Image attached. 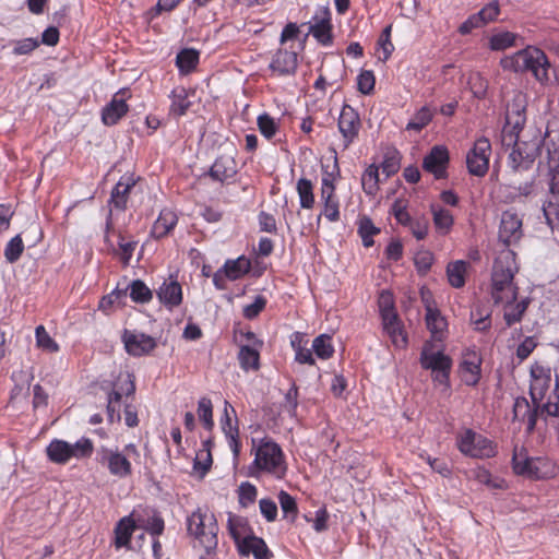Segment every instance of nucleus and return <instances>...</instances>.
Segmentation results:
<instances>
[{
  "instance_id": "nucleus-1",
  "label": "nucleus",
  "mask_w": 559,
  "mask_h": 559,
  "mask_svg": "<svg viewBox=\"0 0 559 559\" xmlns=\"http://www.w3.org/2000/svg\"><path fill=\"white\" fill-rule=\"evenodd\" d=\"M525 107L519 97L507 106L506 127L503 128V141L509 136H515L514 147L509 155V166L514 171L530 169L536 157L540 154L544 136L540 130L531 129L521 134L526 121Z\"/></svg>"
},
{
  "instance_id": "nucleus-2",
  "label": "nucleus",
  "mask_w": 559,
  "mask_h": 559,
  "mask_svg": "<svg viewBox=\"0 0 559 559\" xmlns=\"http://www.w3.org/2000/svg\"><path fill=\"white\" fill-rule=\"evenodd\" d=\"M518 270L514 251L509 248L501 250L491 272L490 295L495 304H510L516 300L519 288L514 283V275Z\"/></svg>"
},
{
  "instance_id": "nucleus-3",
  "label": "nucleus",
  "mask_w": 559,
  "mask_h": 559,
  "mask_svg": "<svg viewBox=\"0 0 559 559\" xmlns=\"http://www.w3.org/2000/svg\"><path fill=\"white\" fill-rule=\"evenodd\" d=\"M503 70L513 72H532L534 78L542 84L548 83L551 64L545 52L534 46H527L511 56L500 60Z\"/></svg>"
},
{
  "instance_id": "nucleus-4",
  "label": "nucleus",
  "mask_w": 559,
  "mask_h": 559,
  "mask_svg": "<svg viewBox=\"0 0 559 559\" xmlns=\"http://www.w3.org/2000/svg\"><path fill=\"white\" fill-rule=\"evenodd\" d=\"M140 457L138 447L133 443L124 445L122 450L116 448L100 447L97 450V461L106 467L108 473L119 479L128 478L132 475V461Z\"/></svg>"
},
{
  "instance_id": "nucleus-5",
  "label": "nucleus",
  "mask_w": 559,
  "mask_h": 559,
  "mask_svg": "<svg viewBox=\"0 0 559 559\" xmlns=\"http://www.w3.org/2000/svg\"><path fill=\"white\" fill-rule=\"evenodd\" d=\"M187 530L206 554L216 549L218 525L212 512L202 509L194 511L187 520Z\"/></svg>"
},
{
  "instance_id": "nucleus-6",
  "label": "nucleus",
  "mask_w": 559,
  "mask_h": 559,
  "mask_svg": "<svg viewBox=\"0 0 559 559\" xmlns=\"http://www.w3.org/2000/svg\"><path fill=\"white\" fill-rule=\"evenodd\" d=\"M420 365L424 369H430L433 373V380L445 388L449 386V374L452 367V360L444 355L442 350L433 343L427 341L420 353Z\"/></svg>"
},
{
  "instance_id": "nucleus-7",
  "label": "nucleus",
  "mask_w": 559,
  "mask_h": 559,
  "mask_svg": "<svg viewBox=\"0 0 559 559\" xmlns=\"http://www.w3.org/2000/svg\"><path fill=\"white\" fill-rule=\"evenodd\" d=\"M94 445L91 439L81 438L75 443L63 440H52L46 449L49 460L57 464H66L70 459H86L93 453Z\"/></svg>"
},
{
  "instance_id": "nucleus-8",
  "label": "nucleus",
  "mask_w": 559,
  "mask_h": 559,
  "mask_svg": "<svg viewBox=\"0 0 559 559\" xmlns=\"http://www.w3.org/2000/svg\"><path fill=\"white\" fill-rule=\"evenodd\" d=\"M254 465L260 471L282 478L286 472V465L281 447L271 439H263L255 450Z\"/></svg>"
},
{
  "instance_id": "nucleus-9",
  "label": "nucleus",
  "mask_w": 559,
  "mask_h": 559,
  "mask_svg": "<svg viewBox=\"0 0 559 559\" xmlns=\"http://www.w3.org/2000/svg\"><path fill=\"white\" fill-rule=\"evenodd\" d=\"M512 463L515 474L533 479H547L557 474L556 464L548 457H527L515 452Z\"/></svg>"
},
{
  "instance_id": "nucleus-10",
  "label": "nucleus",
  "mask_w": 559,
  "mask_h": 559,
  "mask_svg": "<svg viewBox=\"0 0 559 559\" xmlns=\"http://www.w3.org/2000/svg\"><path fill=\"white\" fill-rule=\"evenodd\" d=\"M462 453L477 459H488L496 454V447L484 436L467 429L457 439Z\"/></svg>"
},
{
  "instance_id": "nucleus-11",
  "label": "nucleus",
  "mask_w": 559,
  "mask_h": 559,
  "mask_svg": "<svg viewBox=\"0 0 559 559\" xmlns=\"http://www.w3.org/2000/svg\"><path fill=\"white\" fill-rule=\"evenodd\" d=\"M491 144L488 139L480 138L475 141L473 148L467 153L466 165L469 174L483 177L489 167Z\"/></svg>"
},
{
  "instance_id": "nucleus-12",
  "label": "nucleus",
  "mask_w": 559,
  "mask_h": 559,
  "mask_svg": "<svg viewBox=\"0 0 559 559\" xmlns=\"http://www.w3.org/2000/svg\"><path fill=\"white\" fill-rule=\"evenodd\" d=\"M337 127L343 138V148L346 150L358 136L361 128L359 115L352 106H343L338 117Z\"/></svg>"
},
{
  "instance_id": "nucleus-13",
  "label": "nucleus",
  "mask_w": 559,
  "mask_h": 559,
  "mask_svg": "<svg viewBox=\"0 0 559 559\" xmlns=\"http://www.w3.org/2000/svg\"><path fill=\"white\" fill-rule=\"evenodd\" d=\"M522 236V219L519 215L511 211L503 212L498 233L499 241L506 247H510L518 243Z\"/></svg>"
},
{
  "instance_id": "nucleus-14",
  "label": "nucleus",
  "mask_w": 559,
  "mask_h": 559,
  "mask_svg": "<svg viewBox=\"0 0 559 559\" xmlns=\"http://www.w3.org/2000/svg\"><path fill=\"white\" fill-rule=\"evenodd\" d=\"M122 342L127 353L140 357L150 354L156 347V341L144 333L124 330Z\"/></svg>"
},
{
  "instance_id": "nucleus-15",
  "label": "nucleus",
  "mask_w": 559,
  "mask_h": 559,
  "mask_svg": "<svg viewBox=\"0 0 559 559\" xmlns=\"http://www.w3.org/2000/svg\"><path fill=\"white\" fill-rule=\"evenodd\" d=\"M309 32L320 44L324 46L332 44L333 36L329 8L321 7L318 9L310 23Z\"/></svg>"
},
{
  "instance_id": "nucleus-16",
  "label": "nucleus",
  "mask_w": 559,
  "mask_h": 559,
  "mask_svg": "<svg viewBox=\"0 0 559 559\" xmlns=\"http://www.w3.org/2000/svg\"><path fill=\"white\" fill-rule=\"evenodd\" d=\"M130 97L128 90H120L117 92L109 104H107L102 111V120L106 126L116 124L129 110L126 103Z\"/></svg>"
},
{
  "instance_id": "nucleus-17",
  "label": "nucleus",
  "mask_w": 559,
  "mask_h": 559,
  "mask_svg": "<svg viewBox=\"0 0 559 559\" xmlns=\"http://www.w3.org/2000/svg\"><path fill=\"white\" fill-rule=\"evenodd\" d=\"M531 376L530 395L533 404L539 406L551 383L550 370L535 366L531 370Z\"/></svg>"
},
{
  "instance_id": "nucleus-18",
  "label": "nucleus",
  "mask_w": 559,
  "mask_h": 559,
  "mask_svg": "<svg viewBox=\"0 0 559 559\" xmlns=\"http://www.w3.org/2000/svg\"><path fill=\"white\" fill-rule=\"evenodd\" d=\"M238 420L236 417V412L234 407L225 401L224 407V419L222 420V429L228 440L229 448L233 451L235 460L239 456L240 453V443L238 440L239 430H238Z\"/></svg>"
},
{
  "instance_id": "nucleus-19",
  "label": "nucleus",
  "mask_w": 559,
  "mask_h": 559,
  "mask_svg": "<svg viewBox=\"0 0 559 559\" xmlns=\"http://www.w3.org/2000/svg\"><path fill=\"white\" fill-rule=\"evenodd\" d=\"M449 163V152L444 146H433L424 158L423 168L432 174L436 179L444 178Z\"/></svg>"
},
{
  "instance_id": "nucleus-20",
  "label": "nucleus",
  "mask_w": 559,
  "mask_h": 559,
  "mask_svg": "<svg viewBox=\"0 0 559 559\" xmlns=\"http://www.w3.org/2000/svg\"><path fill=\"white\" fill-rule=\"evenodd\" d=\"M298 67V56L294 49L280 48L273 55L270 69L277 75L294 74Z\"/></svg>"
},
{
  "instance_id": "nucleus-21",
  "label": "nucleus",
  "mask_w": 559,
  "mask_h": 559,
  "mask_svg": "<svg viewBox=\"0 0 559 559\" xmlns=\"http://www.w3.org/2000/svg\"><path fill=\"white\" fill-rule=\"evenodd\" d=\"M539 408L540 405L532 407L525 397L519 396L513 403L512 420L526 424L527 431L532 432L536 427Z\"/></svg>"
},
{
  "instance_id": "nucleus-22",
  "label": "nucleus",
  "mask_w": 559,
  "mask_h": 559,
  "mask_svg": "<svg viewBox=\"0 0 559 559\" xmlns=\"http://www.w3.org/2000/svg\"><path fill=\"white\" fill-rule=\"evenodd\" d=\"M481 358L474 350H467L463 354L460 365L462 380L467 385H476L480 379Z\"/></svg>"
},
{
  "instance_id": "nucleus-23",
  "label": "nucleus",
  "mask_w": 559,
  "mask_h": 559,
  "mask_svg": "<svg viewBox=\"0 0 559 559\" xmlns=\"http://www.w3.org/2000/svg\"><path fill=\"white\" fill-rule=\"evenodd\" d=\"M335 187L330 178L322 179L321 198L324 201L323 215L330 222H336L340 218L338 201L334 195Z\"/></svg>"
},
{
  "instance_id": "nucleus-24",
  "label": "nucleus",
  "mask_w": 559,
  "mask_h": 559,
  "mask_svg": "<svg viewBox=\"0 0 559 559\" xmlns=\"http://www.w3.org/2000/svg\"><path fill=\"white\" fill-rule=\"evenodd\" d=\"M238 550L242 556L253 555L254 559H271L272 552L265 542L255 535H249L239 543Z\"/></svg>"
},
{
  "instance_id": "nucleus-25",
  "label": "nucleus",
  "mask_w": 559,
  "mask_h": 559,
  "mask_svg": "<svg viewBox=\"0 0 559 559\" xmlns=\"http://www.w3.org/2000/svg\"><path fill=\"white\" fill-rule=\"evenodd\" d=\"M157 297L168 308L177 307L182 301V289L180 284L169 278L165 281L157 290Z\"/></svg>"
},
{
  "instance_id": "nucleus-26",
  "label": "nucleus",
  "mask_w": 559,
  "mask_h": 559,
  "mask_svg": "<svg viewBox=\"0 0 559 559\" xmlns=\"http://www.w3.org/2000/svg\"><path fill=\"white\" fill-rule=\"evenodd\" d=\"M111 213H109L106 222L105 242L107 243L108 249H110L115 254H119L121 262L124 265H128L135 249L136 242L124 241L123 237L120 236L119 250H116L112 242L109 239V230L111 229Z\"/></svg>"
},
{
  "instance_id": "nucleus-27",
  "label": "nucleus",
  "mask_w": 559,
  "mask_h": 559,
  "mask_svg": "<svg viewBox=\"0 0 559 559\" xmlns=\"http://www.w3.org/2000/svg\"><path fill=\"white\" fill-rule=\"evenodd\" d=\"M135 182L131 177H122L111 192L110 203L115 209L123 211L127 207L128 197Z\"/></svg>"
},
{
  "instance_id": "nucleus-28",
  "label": "nucleus",
  "mask_w": 559,
  "mask_h": 559,
  "mask_svg": "<svg viewBox=\"0 0 559 559\" xmlns=\"http://www.w3.org/2000/svg\"><path fill=\"white\" fill-rule=\"evenodd\" d=\"M433 226L439 235H448L454 224L452 213L440 205L431 204L430 206Z\"/></svg>"
},
{
  "instance_id": "nucleus-29",
  "label": "nucleus",
  "mask_w": 559,
  "mask_h": 559,
  "mask_svg": "<svg viewBox=\"0 0 559 559\" xmlns=\"http://www.w3.org/2000/svg\"><path fill=\"white\" fill-rule=\"evenodd\" d=\"M177 222L178 217L174 211L169 209L162 210L159 216L153 225L152 235L155 238H163L167 236L176 226Z\"/></svg>"
},
{
  "instance_id": "nucleus-30",
  "label": "nucleus",
  "mask_w": 559,
  "mask_h": 559,
  "mask_svg": "<svg viewBox=\"0 0 559 559\" xmlns=\"http://www.w3.org/2000/svg\"><path fill=\"white\" fill-rule=\"evenodd\" d=\"M383 329L390 336L394 346L403 348L407 344L406 334L403 331L397 316H391L382 320Z\"/></svg>"
},
{
  "instance_id": "nucleus-31",
  "label": "nucleus",
  "mask_w": 559,
  "mask_h": 559,
  "mask_svg": "<svg viewBox=\"0 0 559 559\" xmlns=\"http://www.w3.org/2000/svg\"><path fill=\"white\" fill-rule=\"evenodd\" d=\"M236 174L235 162L230 157H218L211 167L210 175L215 180L224 182Z\"/></svg>"
},
{
  "instance_id": "nucleus-32",
  "label": "nucleus",
  "mask_w": 559,
  "mask_h": 559,
  "mask_svg": "<svg viewBox=\"0 0 559 559\" xmlns=\"http://www.w3.org/2000/svg\"><path fill=\"white\" fill-rule=\"evenodd\" d=\"M528 299H522L514 304V301L510 304H504L503 308V320L508 328L513 324L520 322L527 310Z\"/></svg>"
},
{
  "instance_id": "nucleus-33",
  "label": "nucleus",
  "mask_w": 559,
  "mask_h": 559,
  "mask_svg": "<svg viewBox=\"0 0 559 559\" xmlns=\"http://www.w3.org/2000/svg\"><path fill=\"white\" fill-rule=\"evenodd\" d=\"M225 276L230 281H236L247 274L251 269V262L246 257H239L236 260H228L223 266Z\"/></svg>"
},
{
  "instance_id": "nucleus-34",
  "label": "nucleus",
  "mask_w": 559,
  "mask_h": 559,
  "mask_svg": "<svg viewBox=\"0 0 559 559\" xmlns=\"http://www.w3.org/2000/svg\"><path fill=\"white\" fill-rule=\"evenodd\" d=\"M426 324L432 335L431 341H433V343L440 342L444 335L448 324L438 309L426 313Z\"/></svg>"
},
{
  "instance_id": "nucleus-35",
  "label": "nucleus",
  "mask_w": 559,
  "mask_h": 559,
  "mask_svg": "<svg viewBox=\"0 0 559 559\" xmlns=\"http://www.w3.org/2000/svg\"><path fill=\"white\" fill-rule=\"evenodd\" d=\"M228 530L237 546H239L241 539H245L249 535H254L249 526L247 519L242 516L229 515Z\"/></svg>"
},
{
  "instance_id": "nucleus-36",
  "label": "nucleus",
  "mask_w": 559,
  "mask_h": 559,
  "mask_svg": "<svg viewBox=\"0 0 559 559\" xmlns=\"http://www.w3.org/2000/svg\"><path fill=\"white\" fill-rule=\"evenodd\" d=\"M549 192L555 198L559 194V146L548 150Z\"/></svg>"
},
{
  "instance_id": "nucleus-37",
  "label": "nucleus",
  "mask_w": 559,
  "mask_h": 559,
  "mask_svg": "<svg viewBox=\"0 0 559 559\" xmlns=\"http://www.w3.org/2000/svg\"><path fill=\"white\" fill-rule=\"evenodd\" d=\"M467 265V262L463 260H457L448 264L447 276L452 287L461 288L464 286Z\"/></svg>"
},
{
  "instance_id": "nucleus-38",
  "label": "nucleus",
  "mask_w": 559,
  "mask_h": 559,
  "mask_svg": "<svg viewBox=\"0 0 559 559\" xmlns=\"http://www.w3.org/2000/svg\"><path fill=\"white\" fill-rule=\"evenodd\" d=\"M189 93L182 87H175L171 92V105H170V114L175 116H182L189 109L191 103L188 99Z\"/></svg>"
},
{
  "instance_id": "nucleus-39",
  "label": "nucleus",
  "mask_w": 559,
  "mask_h": 559,
  "mask_svg": "<svg viewBox=\"0 0 559 559\" xmlns=\"http://www.w3.org/2000/svg\"><path fill=\"white\" fill-rule=\"evenodd\" d=\"M238 359L241 368L246 371L258 370L260 367L259 350L249 345H242L240 347Z\"/></svg>"
},
{
  "instance_id": "nucleus-40",
  "label": "nucleus",
  "mask_w": 559,
  "mask_h": 559,
  "mask_svg": "<svg viewBox=\"0 0 559 559\" xmlns=\"http://www.w3.org/2000/svg\"><path fill=\"white\" fill-rule=\"evenodd\" d=\"M361 186L365 193L374 195L379 190V167L370 165L361 176Z\"/></svg>"
},
{
  "instance_id": "nucleus-41",
  "label": "nucleus",
  "mask_w": 559,
  "mask_h": 559,
  "mask_svg": "<svg viewBox=\"0 0 559 559\" xmlns=\"http://www.w3.org/2000/svg\"><path fill=\"white\" fill-rule=\"evenodd\" d=\"M133 530H134V522L131 518L127 516V518L121 519L118 522V524L115 528L116 546L118 548L122 547V546H127L129 544Z\"/></svg>"
},
{
  "instance_id": "nucleus-42",
  "label": "nucleus",
  "mask_w": 559,
  "mask_h": 559,
  "mask_svg": "<svg viewBox=\"0 0 559 559\" xmlns=\"http://www.w3.org/2000/svg\"><path fill=\"white\" fill-rule=\"evenodd\" d=\"M297 192L300 205L304 209H311L314 204L313 186L309 179L300 178L297 182Z\"/></svg>"
},
{
  "instance_id": "nucleus-43",
  "label": "nucleus",
  "mask_w": 559,
  "mask_h": 559,
  "mask_svg": "<svg viewBox=\"0 0 559 559\" xmlns=\"http://www.w3.org/2000/svg\"><path fill=\"white\" fill-rule=\"evenodd\" d=\"M199 61V53L194 49H183L176 58V63L179 70L183 73L192 71Z\"/></svg>"
},
{
  "instance_id": "nucleus-44",
  "label": "nucleus",
  "mask_w": 559,
  "mask_h": 559,
  "mask_svg": "<svg viewBox=\"0 0 559 559\" xmlns=\"http://www.w3.org/2000/svg\"><path fill=\"white\" fill-rule=\"evenodd\" d=\"M518 35L511 32H501L493 34L489 39V47L491 50L501 51L509 47L515 46Z\"/></svg>"
},
{
  "instance_id": "nucleus-45",
  "label": "nucleus",
  "mask_w": 559,
  "mask_h": 559,
  "mask_svg": "<svg viewBox=\"0 0 559 559\" xmlns=\"http://www.w3.org/2000/svg\"><path fill=\"white\" fill-rule=\"evenodd\" d=\"M331 341L332 338L328 334H321L313 340L312 349L317 357L321 359H328L332 357L334 348Z\"/></svg>"
},
{
  "instance_id": "nucleus-46",
  "label": "nucleus",
  "mask_w": 559,
  "mask_h": 559,
  "mask_svg": "<svg viewBox=\"0 0 559 559\" xmlns=\"http://www.w3.org/2000/svg\"><path fill=\"white\" fill-rule=\"evenodd\" d=\"M471 477L491 488L502 489L504 487V481L502 479L492 478L489 471L480 466L471 469Z\"/></svg>"
},
{
  "instance_id": "nucleus-47",
  "label": "nucleus",
  "mask_w": 559,
  "mask_h": 559,
  "mask_svg": "<svg viewBox=\"0 0 559 559\" xmlns=\"http://www.w3.org/2000/svg\"><path fill=\"white\" fill-rule=\"evenodd\" d=\"M432 116L429 107H421L406 124V130L420 131L431 121Z\"/></svg>"
},
{
  "instance_id": "nucleus-48",
  "label": "nucleus",
  "mask_w": 559,
  "mask_h": 559,
  "mask_svg": "<svg viewBox=\"0 0 559 559\" xmlns=\"http://www.w3.org/2000/svg\"><path fill=\"white\" fill-rule=\"evenodd\" d=\"M358 233L362 239L364 246L371 247L373 245L372 237L379 234L380 229L373 225L372 221L369 217L364 216L359 221Z\"/></svg>"
},
{
  "instance_id": "nucleus-49",
  "label": "nucleus",
  "mask_w": 559,
  "mask_h": 559,
  "mask_svg": "<svg viewBox=\"0 0 559 559\" xmlns=\"http://www.w3.org/2000/svg\"><path fill=\"white\" fill-rule=\"evenodd\" d=\"M127 298L126 289H115L107 296H104L98 305V309L105 313H108L115 305H122L123 300Z\"/></svg>"
},
{
  "instance_id": "nucleus-50",
  "label": "nucleus",
  "mask_w": 559,
  "mask_h": 559,
  "mask_svg": "<svg viewBox=\"0 0 559 559\" xmlns=\"http://www.w3.org/2000/svg\"><path fill=\"white\" fill-rule=\"evenodd\" d=\"M35 336H36V345L40 349L48 352V353H56L59 350L58 344L55 342L53 338L48 334L46 329L43 325H38L35 330Z\"/></svg>"
},
{
  "instance_id": "nucleus-51",
  "label": "nucleus",
  "mask_w": 559,
  "mask_h": 559,
  "mask_svg": "<svg viewBox=\"0 0 559 559\" xmlns=\"http://www.w3.org/2000/svg\"><path fill=\"white\" fill-rule=\"evenodd\" d=\"M198 416L203 423V426L207 430H212L214 427L213 421V405L210 399L202 397L198 404Z\"/></svg>"
},
{
  "instance_id": "nucleus-52",
  "label": "nucleus",
  "mask_w": 559,
  "mask_h": 559,
  "mask_svg": "<svg viewBox=\"0 0 559 559\" xmlns=\"http://www.w3.org/2000/svg\"><path fill=\"white\" fill-rule=\"evenodd\" d=\"M278 501L284 516L289 519L292 522L295 521L298 513L296 500L286 491L281 490L278 493Z\"/></svg>"
},
{
  "instance_id": "nucleus-53",
  "label": "nucleus",
  "mask_w": 559,
  "mask_h": 559,
  "mask_svg": "<svg viewBox=\"0 0 559 559\" xmlns=\"http://www.w3.org/2000/svg\"><path fill=\"white\" fill-rule=\"evenodd\" d=\"M130 297L135 302H147L152 299L151 289L140 280L130 284Z\"/></svg>"
},
{
  "instance_id": "nucleus-54",
  "label": "nucleus",
  "mask_w": 559,
  "mask_h": 559,
  "mask_svg": "<svg viewBox=\"0 0 559 559\" xmlns=\"http://www.w3.org/2000/svg\"><path fill=\"white\" fill-rule=\"evenodd\" d=\"M24 245L20 235L13 237L5 246L4 257L8 262L14 263L23 253Z\"/></svg>"
},
{
  "instance_id": "nucleus-55",
  "label": "nucleus",
  "mask_w": 559,
  "mask_h": 559,
  "mask_svg": "<svg viewBox=\"0 0 559 559\" xmlns=\"http://www.w3.org/2000/svg\"><path fill=\"white\" fill-rule=\"evenodd\" d=\"M544 215L548 225L554 228L559 225V202L552 197L543 206Z\"/></svg>"
},
{
  "instance_id": "nucleus-56",
  "label": "nucleus",
  "mask_w": 559,
  "mask_h": 559,
  "mask_svg": "<svg viewBox=\"0 0 559 559\" xmlns=\"http://www.w3.org/2000/svg\"><path fill=\"white\" fill-rule=\"evenodd\" d=\"M468 84L471 92L476 98H485L488 90V82L479 73L471 74L468 79Z\"/></svg>"
},
{
  "instance_id": "nucleus-57",
  "label": "nucleus",
  "mask_w": 559,
  "mask_h": 559,
  "mask_svg": "<svg viewBox=\"0 0 559 559\" xmlns=\"http://www.w3.org/2000/svg\"><path fill=\"white\" fill-rule=\"evenodd\" d=\"M239 503L241 507L247 508L249 504L253 503L257 499V488L254 485L245 481L239 486Z\"/></svg>"
},
{
  "instance_id": "nucleus-58",
  "label": "nucleus",
  "mask_w": 559,
  "mask_h": 559,
  "mask_svg": "<svg viewBox=\"0 0 559 559\" xmlns=\"http://www.w3.org/2000/svg\"><path fill=\"white\" fill-rule=\"evenodd\" d=\"M297 406H298V388L296 386V384H293L292 388L285 394L284 402L282 403V408L290 417H295Z\"/></svg>"
},
{
  "instance_id": "nucleus-59",
  "label": "nucleus",
  "mask_w": 559,
  "mask_h": 559,
  "mask_svg": "<svg viewBox=\"0 0 559 559\" xmlns=\"http://www.w3.org/2000/svg\"><path fill=\"white\" fill-rule=\"evenodd\" d=\"M500 13L499 2L491 1L487 5H485L479 12L475 13L479 19L481 26L486 25L489 22H492L497 19Z\"/></svg>"
},
{
  "instance_id": "nucleus-60",
  "label": "nucleus",
  "mask_w": 559,
  "mask_h": 559,
  "mask_svg": "<svg viewBox=\"0 0 559 559\" xmlns=\"http://www.w3.org/2000/svg\"><path fill=\"white\" fill-rule=\"evenodd\" d=\"M258 127L260 132L266 139L273 138L277 131V124L275 120L267 114H263L258 117Z\"/></svg>"
},
{
  "instance_id": "nucleus-61",
  "label": "nucleus",
  "mask_w": 559,
  "mask_h": 559,
  "mask_svg": "<svg viewBox=\"0 0 559 559\" xmlns=\"http://www.w3.org/2000/svg\"><path fill=\"white\" fill-rule=\"evenodd\" d=\"M376 79L372 71L364 70L357 78L358 91L365 95L370 94L374 88Z\"/></svg>"
},
{
  "instance_id": "nucleus-62",
  "label": "nucleus",
  "mask_w": 559,
  "mask_h": 559,
  "mask_svg": "<svg viewBox=\"0 0 559 559\" xmlns=\"http://www.w3.org/2000/svg\"><path fill=\"white\" fill-rule=\"evenodd\" d=\"M134 391H135V384H134L133 376L128 373L127 380L124 382V386H121V392L118 390H114L108 395V401H112L114 405L120 406V400L122 396V392L126 393L127 395H131L134 393Z\"/></svg>"
},
{
  "instance_id": "nucleus-63",
  "label": "nucleus",
  "mask_w": 559,
  "mask_h": 559,
  "mask_svg": "<svg viewBox=\"0 0 559 559\" xmlns=\"http://www.w3.org/2000/svg\"><path fill=\"white\" fill-rule=\"evenodd\" d=\"M380 168L386 178L396 174L400 169V158L397 154L393 153L385 155Z\"/></svg>"
},
{
  "instance_id": "nucleus-64",
  "label": "nucleus",
  "mask_w": 559,
  "mask_h": 559,
  "mask_svg": "<svg viewBox=\"0 0 559 559\" xmlns=\"http://www.w3.org/2000/svg\"><path fill=\"white\" fill-rule=\"evenodd\" d=\"M540 412L549 416H559V392L554 391L546 403L540 405Z\"/></svg>"
}]
</instances>
